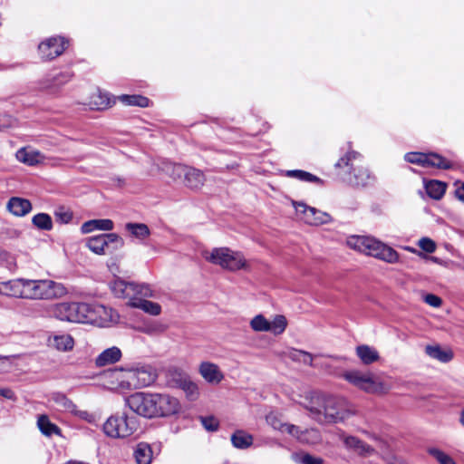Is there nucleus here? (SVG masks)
<instances>
[{"label": "nucleus", "instance_id": "0eeeda50", "mask_svg": "<svg viewBox=\"0 0 464 464\" xmlns=\"http://www.w3.org/2000/svg\"><path fill=\"white\" fill-rule=\"evenodd\" d=\"M342 377L354 387L367 393H386L388 388L370 372H362L360 370L346 371Z\"/></svg>", "mask_w": 464, "mask_h": 464}, {"label": "nucleus", "instance_id": "a18cd8bd", "mask_svg": "<svg viewBox=\"0 0 464 464\" xmlns=\"http://www.w3.org/2000/svg\"><path fill=\"white\" fill-rule=\"evenodd\" d=\"M131 288V297L138 298V295L142 297H151L153 295L152 290L150 288L148 285L145 284H135L130 283Z\"/></svg>", "mask_w": 464, "mask_h": 464}, {"label": "nucleus", "instance_id": "bb28decb", "mask_svg": "<svg viewBox=\"0 0 464 464\" xmlns=\"http://www.w3.org/2000/svg\"><path fill=\"white\" fill-rule=\"evenodd\" d=\"M121 352L118 347H111L104 350L95 360V364L98 367H103L120 361Z\"/></svg>", "mask_w": 464, "mask_h": 464}, {"label": "nucleus", "instance_id": "f03ea898", "mask_svg": "<svg viewBox=\"0 0 464 464\" xmlns=\"http://www.w3.org/2000/svg\"><path fill=\"white\" fill-rule=\"evenodd\" d=\"M108 379L115 389L131 390L149 386L155 381V375L145 368H120L110 371Z\"/></svg>", "mask_w": 464, "mask_h": 464}, {"label": "nucleus", "instance_id": "09e8293b", "mask_svg": "<svg viewBox=\"0 0 464 464\" xmlns=\"http://www.w3.org/2000/svg\"><path fill=\"white\" fill-rule=\"evenodd\" d=\"M429 452L440 464H456L450 456L438 449H430Z\"/></svg>", "mask_w": 464, "mask_h": 464}, {"label": "nucleus", "instance_id": "6e6d98bb", "mask_svg": "<svg viewBox=\"0 0 464 464\" xmlns=\"http://www.w3.org/2000/svg\"><path fill=\"white\" fill-rule=\"evenodd\" d=\"M424 301L432 307H440L442 303L441 299L439 296L432 294L425 295Z\"/></svg>", "mask_w": 464, "mask_h": 464}, {"label": "nucleus", "instance_id": "39448f33", "mask_svg": "<svg viewBox=\"0 0 464 464\" xmlns=\"http://www.w3.org/2000/svg\"><path fill=\"white\" fill-rule=\"evenodd\" d=\"M138 429L137 418L126 412H117L103 424L104 433L113 439H123L132 435Z\"/></svg>", "mask_w": 464, "mask_h": 464}, {"label": "nucleus", "instance_id": "a878e982", "mask_svg": "<svg viewBox=\"0 0 464 464\" xmlns=\"http://www.w3.org/2000/svg\"><path fill=\"white\" fill-rule=\"evenodd\" d=\"M129 305L133 308L141 309L143 312L154 316L161 313V306L158 303L143 298H132L129 302Z\"/></svg>", "mask_w": 464, "mask_h": 464}, {"label": "nucleus", "instance_id": "7ed1b4c3", "mask_svg": "<svg viewBox=\"0 0 464 464\" xmlns=\"http://www.w3.org/2000/svg\"><path fill=\"white\" fill-rule=\"evenodd\" d=\"M347 245L359 252L372 256L390 264L399 262V254L391 246L372 237L352 236Z\"/></svg>", "mask_w": 464, "mask_h": 464}, {"label": "nucleus", "instance_id": "6e6552de", "mask_svg": "<svg viewBox=\"0 0 464 464\" xmlns=\"http://www.w3.org/2000/svg\"><path fill=\"white\" fill-rule=\"evenodd\" d=\"M88 304L63 302L49 306L51 316L60 321L84 324V313H87Z\"/></svg>", "mask_w": 464, "mask_h": 464}, {"label": "nucleus", "instance_id": "7c9ffc66", "mask_svg": "<svg viewBox=\"0 0 464 464\" xmlns=\"http://www.w3.org/2000/svg\"><path fill=\"white\" fill-rule=\"evenodd\" d=\"M133 457L137 464H150L152 460V450L148 443H139L133 451Z\"/></svg>", "mask_w": 464, "mask_h": 464}, {"label": "nucleus", "instance_id": "5fc2aeb1", "mask_svg": "<svg viewBox=\"0 0 464 464\" xmlns=\"http://www.w3.org/2000/svg\"><path fill=\"white\" fill-rule=\"evenodd\" d=\"M15 125V120L7 114L0 115V130L12 128Z\"/></svg>", "mask_w": 464, "mask_h": 464}, {"label": "nucleus", "instance_id": "f3484780", "mask_svg": "<svg viewBox=\"0 0 464 464\" xmlns=\"http://www.w3.org/2000/svg\"><path fill=\"white\" fill-rule=\"evenodd\" d=\"M153 395L157 411L155 417L169 416L179 411L180 404L177 398L169 394L155 393Z\"/></svg>", "mask_w": 464, "mask_h": 464}, {"label": "nucleus", "instance_id": "a211bd4d", "mask_svg": "<svg viewBox=\"0 0 464 464\" xmlns=\"http://www.w3.org/2000/svg\"><path fill=\"white\" fill-rule=\"evenodd\" d=\"M66 44L62 37H51L39 44V53L43 59H54L64 52Z\"/></svg>", "mask_w": 464, "mask_h": 464}, {"label": "nucleus", "instance_id": "3c124183", "mask_svg": "<svg viewBox=\"0 0 464 464\" xmlns=\"http://www.w3.org/2000/svg\"><path fill=\"white\" fill-rule=\"evenodd\" d=\"M201 423L208 431H216L219 426L218 420L213 416L201 418Z\"/></svg>", "mask_w": 464, "mask_h": 464}, {"label": "nucleus", "instance_id": "6ab92c4d", "mask_svg": "<svg viewBox=\"0 0 464 464\" xmlns=\"http://www.w3.org/2000/svg\"><path fill=\"white\" fill-rule=\"evenodd\" d=\"M340 438L344 447L360 457H370L375 453V450L361 439L343 433Z\"/></svg>", "mask_w": 464, "mask_h": 464}, {"label": "nucleus", "instance_id": "393cba45", "mask_svg": "<svg viewBox=\"0 0 464 464\" xmlns=\"http://www.w3.org/2000/svg\"><path fill=\"white\" fill-rule=\"evenodd\" d=\"M114 227V224L111 219H92L84 222L81 227L82 234H89L94 230L111 231Z\"/></svg>", "mask_w": 464, "mask_h": 464}, {"label": "nucleus", "instance_id": "603ef678", "mask_svg": "<svg viewBox=\"0 0 464 464\" xmlns=\"http://www.w3.org/2000/svg\"><path fill=\"white\" fill-rule=\"evenodd\" d=\"M418 246L427 253H433L436 249L435 243L428 237L420 238Z\"/></svg>", "mask_w": 464, "mask_h": 464}, {"label": "nucleus", "instance_id": "a19ab883", "mask_svg": "<svg viewBox=\"0 0 464 464\" xmlns=\"http://www.w3.org/2000/svg\"><path fill=\"white\" fill-rule=\"evenodd\" d=\"M287 356L295 362H300L309 366L313 365L314 356L308 352L292 349L289 351Z\"/></svg>", "mask_w": 464, "mask_h": 464}, {"label": "nucleus", "instance_id": "2eb2a0df", "mask_svg": "<svg viewBox=\"0 0 464 464\" xmlns=\"http://www.w3.org/2000/svg\"><path fill=\"white\" fill-rule=\"evenodd\" d=\"M293 206L299 218L311 226L327 224L332 220L331 216L303 202L293 201Z\"/></svg>", "mask_w": 464, "mask_h": 464}, {"label": "nucleus", "instance_id": "de8ad7c7", "mask_svg": "<svg viewBox=\"0 0 464 464\" xmlns=\"http://www.w3.org/2000/svg\"><path fill=\"white\" fill-rule=\"evenodd\" d=\"M0 265L5 266L9 270L16 267L15 257L9 252L0 249Z\"/></svg>", "mask_w": 464, "mask_h": 464}, {"label": "nucleus", "instance_id": "ddd939ff", "mask_svg": "<svg viewBox=\"0 0 464 464\" xmlns=\"http://www.w3.org/2000/svg\"><path fill=\"white\" fill-rule=\"evenodd\" d=\"M125 402L133 412L140 416L154 418L156 415L153 394L136 392L127 397Z\"/></svg>", "mask_w": 464, "mask_h": 464}, {"label": "nucleus", "instance_id": "c03bdc74", "mask_svg": "<svg viewBox=\"0 0 464 464\" xmlns=\"http://www.w3.org/2000/svg\"><path fill=\"white\" fill-rule=\"evenodd\" d=\"M32 221L33 224L40 229L50 230L53 227L52 218L45 213H39L34 216Z\"/></svg>", "mask_w": 464, "mask_h": 464}, {"label": "nucleus", "instance_id": "4c0bfd02", "mask_svg": "<svg viewBox=\"0 0 464 464\" xmlns=\"http://www.w3.org/2000/svg\"><path fill=\"white\" fill-rule=\"evenodd\" d=\"M180 388L186 394L189 401H196L199 396V389L196 382L189 379H183L180 381Z\"/></svg>", "mask_w": 464, "mask_h": 464}, {"label": "nucleus", "instance_id": "c756f323", "mask_svg": "<svg viewBox=\"0 0 464 464\" xmlns=\"http://www.w3.org/2000/svg\"><path fill=\"white\" fill-rule=\"evenodd\" d=\"M230 440L235 448L245 450L253 444L254 438L250 433L243 430H237L232 433Z\"/></svg>", "mask_w": 464, "mask_h": 464}, {"label": "nucleus", "instance_id": "f704fd0d", "mask_svg": "<svg viewBox=\"0 0 464 464\" xmlns=\"http://www.w3.org/2000/svg\"><path fill=\"white\" fill-rule=\"evenodd\" d=\"M426 353L431 358L437 359L440 362H447L453 357L451 351L442 350L440 346L428 345L426 346Z\"/></svg>", "mask_w": 464, "mask_h": 464}, {"label": "nucleus", "instance_id": "4d7b16f0", "mask_svg": "<svg viewBox=\"0 0 464 464\" xmlns=\"http://www.w3.org/2000/svg\"><path fill=\"white\" fill-rule=\"evenodd\" d=\"M0 396L12 401L15 400L14 392L9 388H0Z\"/></svg>", "mask_w": 464, "mask_h": 464}, {"label": "nucleus", "instance_id": "052dcab7", "mask_svg": "<svg viewBox=\"0 0 464 464\" xmlns=\"http://www.w3.org/2000/svg\"><path fill=\"white\" fill-rule=\"evenodd\" d=\"M304 181H308V182H321V179H320L318 177H316V176H314V175H313V174H311V173L307 172V176H304Z\"/></svg>", "mask_w": 464, "mask_h": 464}, {"label": "nucleus", "instance_id": "72a5a7b5", "mask_svg": "<svg viewBox=\"0 0 464 464\" xmlns=\"http://www.w3.org/2000/svg\"><path fill=\"white\" fill-rule=\"evenodd\" d=\"M125 228L133 237L140 240L147 238L150 235L149 227L143 223H127Z\"/></svg>", "mask_w": 464, "mask_h": 464}, {"label": "nucleus", "instance_id": "c9c22d12", "mask_svg": "<svg viewBox=\"0 0 464 464\" xmlns=\"http://www.w3.org/2000/svg\"><path fill=\"white\" fill-rule=\"evenodd\" d=\"M426 191L430 198L440 199L446 191V185L438 180H430L426 184Z\"/></svg>", "mask_w": 464, "mask_h": 464}, {"label": "nucleus", "instance_id": "680f3d73", "mask_svg": "<svg viewBox=\"0 0 464 464\" xmlns=\"http://www.w3.org/2000/svg\"><path fill=\"white\" fill-rule=\"evenodd\" d=\"M4 285V282H1L0 283V295H5V287L3 286Z\"/></svg>", "mask_w": 464, "mask_h": 464}, {"label": "nucleus", "instance_id": "5701e85b", "mask_svg": "<svg viewBox=\"0 0 464 464\" xmlns=\"http://www.w3.org/2000/svg\"><path fill=\"white\" fill-rule=\"evenodd\" d=\"M15 156L20 162L28 166H35L43 163L44 160V157L40 151L31 148L18 150Z\"/></svg>", "mask_w": 464, "mask_h": 464}, {"label": "nucleus", "instance_id": "cd10ccee", "mask_svg": "<svg viewBox=\"0 0 464 464\" xmlns=\"http://www.w3.org/2000/svg\"><path fill=\"white\" fill-rule=\"evenodd\" d=\"M355 352L361 362L365 365L372 364L380 359L378 351L367 344L358 345Z\"/></svg>", "mask_w": 464, "mask_h": 464}, {"label": "nucleus", "instance_id": "1a4fd4ad", "mask_svg": "<svg viewBox=\"0 0 464 464\" xmlns=\"http://www.w3.org/2000/svg\"><path fill=\"white\" fill-rule=\"evenodd\" d=\"M166 171L173 179L183 178L184 185L191 189L197 190L201 188L206 181L204 173L192 167L181 164H169L167 166Z\"/></svg>", "mask_w": 464, "mask_h": 464}, {"label": "nucleus", "instance_id": "9d476101", "mask_svg": "<svg viewBox=\"0 0 464 464\" xmlns=\"http://www.w3.org/2000/svg\"><path fill=\"white\" fill-rule=\"evenodd\" d=\"M359 158V154L353 151L347 153L341 158L335 164L336 168L351 167L353 172L350 173L348 181L353 186L364 187L371 179L370 173L367 169L362 165H354V161Z\"/></svg>", "mask_w": 464, "mask_h": 464}, {"label": "nucleus", "instance_id": "8fccbe9b", "mask_svg": "<svg viewBox=\"0 0 464 464\" xmlns=\"http://www.w3.org/2000/svg\"><path fill=\"white\" fill-rule=\"evenodd\" d=\"M302 430L303 429L301 427L287 422L286 426L285 427L283 434H287L299 442V438H301Z\"/></svg>", "mask_w": 464, "mask_h": 464}, {"label": "nucleus", "instance_id": "13d9d810", "mask_svg": "<svg viewBox=\"0 0 464 464\" xmlns=\"http://www.w3.org/2000/svg\"><path fill=\"white\" fill-rule=\"evenodd\" d=\"M287 176L304 180V177L307 176V172L304 170H289L287 171Z\"/></svg>", "mask_w": 464, "mask_h": 464}, {"label": "nucleus", "instance_id": "49530a36", "mask_svg": "<svg viewBox=\"0 0 464 464\" xmlns=\"http://www.w3.org/2000/svg\"><path fill=\"white\" fill-rule=\"evenodd\" d=\"M53 400L57 406L61 407L64 411H72L75 408V405L72 403V401H70L64 394H53Z\"/></svg>", "mask_w": 464, "mask_h": 464}, {"label": "nucleus", "instance_id": "e433bc0d", "mask_svg": "<svg viewBox=\"0 0 464 464\" xmlns=\"http://www.w3.org/2000/svg\"><path fill=\"white\" fill-rule=\"evenodd\" d=\"M322 440L321 434L317 429H304L302 430L299 442L307 445L318 444Z\"/></svg>", "mask_w": 464, "mask_h": 464}, {"label": "nucleus", "instance_id": "79ce46f5", "mask_svg": "<svg viewBox=\"0 0 464 464\" xmlns=\"http://www.w3.org/2000/svg\"><path fill=\"white\" fill-rule=\"evenodd\" d=\"M266 423L275 430L283 434L287 422H285L282 416L276 412H270L266 416Z\"/></svg>", "mask_w": 464, "mask_h": 464}, {"label": "nucleus", "instance_id": "473e14b6", "mask_svg": "<svg viewBox=\"0 0 464 464\" xmlns=\"http://www.w3.org/2000/svg\"><path fill=\"white\" fill-rule=\"evenodd\" d=\"M37 426L41 432L47 437L61 435V429L56 424L51 422L47 415H40L38 417Z\"/></svg>", "mask_w": 464, "mask_h": 464}, {"label": "nucleus", "instance_id": "4be33fe9", "mask_svg": "<svg viewBox=\"0 0 464 464\" xmlns=\"http://www.w3.org/2000/svg\"><path fill=\"white\" fill-rule=\"evenodd\" d=\"M47 343L51 348L59 352H70L74 347V339L68 334L50 335Z\"/></svg>", "mask_w": 464, "mask_h": 464}, {"label": "nucleus", "instance_id": "58836bf2", "mask_svg": "<svg viewBox=\"0 0 464 464\" xmlns=\"http://www.w3.org/2000/svg\"><path fill=\"white\" fill-rule=\"evenodd\" d=\"M110 98L107 94L101 92L100 91H97L95 93H93L89 102V105L92 109L95 110H102L110 105Z\"/></svg>", "mask_w": 464, "mask_h": 464}, {"label": "nucleus", "instance_id": "4468645a", "mask_svg": "<svg viewBox=\"0 0 464 464\" xmlns=\"http://www.w3.org/2000/svg\"><path fill=\"white\" fill-rule=\"evenodd\" d=\"M250 327L255 332H271L275 335L283 334L287 326V320L285 315L277 314L272 321L267 320L263 314L254 316Z\"/></svg>", "mask_w": 464, "mask_h": 464}, {"label": "nucleus", "instance_id": "37998d69", "mask_svg": "<svg viewBox=\"0 0 464 464\" xmlns=\"http://www.w3.org/2000/svg\"><path fill=\"white\" fill-rule=\"evenodd\" d=\"M293 459L298 464H324V459L322 458L315 457L305 452L294 454Z\"/></svg>", "mask_w": 464, "mask_h": 464}, {"label": "nucleus", "instance_id": "864d4df0", "mask_svg": "<svg viewBox=\"0 0 464 464\" xmlns=\"http://www.w3.org/2000/svg\"><path fill=\"white\" fill-rule=\"evenodd\" d=\"M55 217L60 222L67 224L72 220V214L68 210L61 208L55 212Z\"/></svg>", "mask_w": 464, "mask_h": 464}, {"label": "nucleus", "instance_id": "c85d7f7f", "mask_svg": "<svg viewBox=\"0 0 464 464\" xmlns=\"http://www.w3.org/2000/svg\"><path fill=\"white\" fill-rule=\"evenodd\" d=\"M8 210L17 217L26 215L32 209L31 202L21 198H12L7 203Z\"/></svg>", "mask_w": 464, "mask_h": 464}, {"label": "nucleus", "instance_id": "ea45409f", "mask_svg": "<svg viewBox=\"0 0 464 464\" xmlns=\"http://www.w3.org/2000/svg\"><path fill=\"white\" fill-rule=\"evenodd\" d=\"M125 105L139 106L141 108L149 106V99L141 95H127L123 94L118 97Z\"/></svg>", "mask_w": 464, "mask_h": 464}, {"label": "nucleus", "instance_id": "f257e3e1", "mask_svg": "<svg viewBox=\"0 0 464 464\" xmlns=\"http://www.w3.org/2000/svg\"><path fill=\"white\" fill-rule=\"evenodd\" d=\"M302 406L310 417L320 424L343 422L357 413L356 408L345 398L314 394Z\"/></svg>", "mask_w": 464, "mask_h": 464}, {"label": "nucleus", "instance_id": "423d86ee", "mask_svg": "<svg viewBox=\"0 0 464 464\" xmlns=\"http://www.w3.org/2000/svg\"><path fill=\"white\" fill-rule=\"evenodd\" d=\"M206 259L231 272L248 270L249 265L241 252L228 247L214 248Z\"/></svg>", "mask_w": 464, "mask_h": 464}, {"label": "nucleus", "instance_id": "e2e57ef3", "mask_svg": "<svg viewBox=\"0 0 464 464\" xmlns=\"http://www.w3.org/2000/svg\"><path fill=\"white\" fill-rule=\"evenodd\" d=\"M459 421L462 424V426L464 427V410L461 411Z\"/></svg>", "mask_w": 464, "mask_h": 464}, {"label": "nucleus", "instance_id": "bf43d9fd", "mask_svg": "<svg viewBox=\"0 0 464 464\" xmlns=\"http://www.w3.org/2000/svg\"><path fill=\"white\" fill-rule=\"evenodd\" d=\"M455 195L456 197L458 198V199H459L460 201H462L464 203V182H462L455 190Z\"/></svg>", "mask_w": 464, "mask_h": 464}, {"label": "nucleus", "instance_id": "2f4dec72", "mask_svg": "<svg viewBox=\"0 0 464 464\" xmlns=\"http://www.w3.org/2000/svg\"><path fill=\"white\" fill-rule=\"evenodd\" d=\"M110 288L113 295L118 298H130V301L132 299L130 283H126L121 279H115L111 283Z\"/></svg>", "mask_w": 464, "mask_h": 464}, {"label": "nucleus", "instance_id": "b1692460", "mask_svg": "<svg viewBox=\"0 0 464 464\" xmlns=\"http://www.w3.org/2000/svg\"><path fill=\"white\" fill-rule=\"evenodd\" d=\"M5 295L24 299L25 278H17L4 282Z\"/></svg>", "mask_w": 464, "mask_h": 464}, {"label": "nucleus", "instance_id": "20e7f679", "mask_svg": "<svg viewBox=\"0 0 464 464\" xmlns=\"http://www.w3.org/2000/svg\"><path fill=\"white\" fill-rule=\"evenodd\" d=\"M67 293V288L62 283L53 280L25 279L24 299L53 300L62 298Z\"/></svg>", "mask_w": 464, "mask_h": 464}, {"label": "nucleus", "instance_id": "f8f14e48", "mask_svg": "<svg viewBox=\"0 0 464 464\" xmlns=\"http://www.w3.org/2000/svg\"><path fill=\"white\" fill-rule=\"evenodd\" d=\"M84 324H92L101 327L108 326L118 321V314L111 308L99 304H88L87 313H84Z\"/></svg>", "mask_w": 464, "mask_h": 464}, {"label": "nucleus", "instance_id": "aec40b11", "mask_svg": "<svg viewBox=\"0 0 464 464\" xmlns=\"http://www.w3.org/2000/svg\"><path fill=\"white\" fill-rule=\"evenodd\" d=\"M73 75L69 72H63L56 74L45 76L40 82V89L52 93L57 92L63 85L68 83Z\"/></svg>", "mask_w": 464, "mask_h": 464}, {"label": "nucleus", "instance_id": "dca6fc26", "mask_svg": "<svg viewBox=\"0 0 464 464\" xmlns=\"http://www.w3.org/2000/svg\"><path fill=\"white\" fill-rule=\"evenodd\" d=\"M404 159L410 163L418 164L424 168H450V163L446 159L435 153L409 152L405 154Z\"/></svg>", "mask_w": 464, "mask_h": 464}, {"label": "nucleus", "instance_id": "412c9836", "mask_svg": "<svg viewBox=\"0 0 464 464\" xmlns=\"http://www.w3.org/2000/svg\"><path fill=\"white\" fill-rule=\"evenodd\" d=\"M198 372L207 382L211 384H218L224 379L219 367L210 362H202L198 366Z\"/></svg>", "mask_w": 464, "mask_h": 464}, {"label": "nucleus", "instance_id": "9b49d317", "mask_svg": "<svg viewBox=\"0 0 464 464\" xmlns=\"http://www.w3.org/2000/svg\"><path fill=\"white\" fill-rule=\"evenodd\" d=\"M85 245L96 255H106L111 250V245H113L111 250H115L122 247L124 241L118 234L110 233L88 237Z\"/></svg>", "mask_w": 464, "mask_h": 464}]
</instances>
